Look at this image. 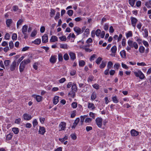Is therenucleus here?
Segmentation results:
<instances>
[{"label":"nucleus","instance_id":"10","mask_svg":"<svg viewBox=\"0 0 151 151\" xmlns=\"http://www.w3.org/2000/svg\"><path fill=\"white\" fill-rule=\"evenodd\" d=\"M24 119L25 120H29L31 119L32 117L31 115L27 114H25L23 115Z\"/></svg>","mask_w":151,"mask_h":151},{"label":"nucleus","instance_id":"14","mask_svg":"<svg viewBox=\"0 0 151 151\" xmlns=\"http://www.w3.org/2000/svg\"><path fill=\"white\" fill-rule=\"evenodd\" d=\"M45 132V128L43 127H40V128L39 131L40 134H43Z\"/></svg>","mask_w":151,"mask_h":151},{"label":"nucleus","instance_id":"42","mask_svg":"<svg viewBox=\"0 0 151 151\" xmlns=\"http://www.w3.org/2000/svg\"><path fill=\"white\" fill-rule=\"evenodd\" d=\"M116 46H113L111 48V51L113 53H114L116 52Z\"/></svg>","mask_w":151,"mask_h":151},{"label":"nucleus","instance_id":"3","mask_svg":"<svg viewBox=\"0 0 151 151\" xmlns=\"http://www.w3.org/2000/svg\"><path fill=\"white\" fill-rule=\"evenodd\" d=\"M96 123L99 128L102 127L103 123V119L101 117H98L95 120Z\"/></svg>","mask_w":151,"mask_h":151},{"label":"nucleus","instance_id":"54","mask_svg":"<svg viewBox=\"0 0 151 151\" xmlns=\"http://www.w3.org/2000/svg\"><path fill=\"white\" fill-rule=\"evenodd\" d=\"M76 110H75L73 111L72 114H71V117L72 118L74 117L76 115Z\"/></svg>","mask_w":151,"mask_h":151},{"label":"nucleus","instance_id":"29","mask_svg":"<svg viewBox=\"0 0 151 151\" xmlns=\"http://www.w3.org/2000/svg\"><path fill=\"white\" fill-rule=\"evenodd\" d=\"M150 5H151V0H149V1L146 2L145 3V5L148 8H150L151 7Z\"/></svg>","mask_w":151,"mask_h":151},{"label":"nucleus","instance_id":"6","mask_svg":"<svg viewBox=\"0 0 151 151\" xmlns=\"http://www.w3.org/2000/svg\"><path fill=\"white\" fill-rule=\"evenodd\" d=\"M16 62L14 61L10 66V69L12 71H14L17 65Z\"/></svg>","mask_w":151,"mask_h":151},{"label":"nucleus","instance_id":"63","mask_svg":"<svg viewBox=\"0 0 151 151\" xmlns=\"http://www.w3.org/2000/svg\"><path fill=\"white\" fill-rule=\"evenodd\" d=\"M66 81L65 78H63L59 80V82L60 83H63Z\"/></svg>","mask_w":151,"mask_h":151},{"label":"nucleus","instance_id":"8","mask_svg":"<svg viewBox=\"0 0 151 151\" xmlns=\"http://www.w3.org/2000/svg\"><path fill=\"white\" fill-rule=\"evenodd\" d=\"M42 42L45 43L48 42V36L47 34L44 35L42 37Z\"/></svg>","mask_w":151,"mask_h":151},{"label":"nucleus","instance_id":"27","mask_svg":"<svg viewBox=\"0 0 151 151\" xmlns=\"http://www.w3.org/2000/svg\"><path fill=\"white\" fill-rule=\"evenodd\" d=\"M57 59L55 57H51L50 59V61L51 63H54L56 62Z\"/></svg>","mask_w":151,"mask_h":151},{"label":"nucleus","instance_id":"25","mask_svg":"<svg viewBox=\"0 0 151 151\" xmlns=\"http://www.w3.org/2000/svg\"><path fill=\"white\" fill-rule=\"evenodd\" d=\"M133 34L132 32L131 31H129L128 32L126 33V37L127 38L131 37L132 36Z\"/></svg>","mask_w":151,"mask_h":151},{"label":"nucleus","instance_id":"35","mask_svg":"<svg viewBox=\"0 0 151 151\" xmlns=\"http://www.w3.org/2000/svg\"><path fill=\"white\" fill-rule=\"evenodd\" d=\"M60 47L62 48L67 49V45L66 44H61L60 45Z\"/></svg>","mask_w":151,"mask_h":151},{"label":"nucleus","instance_id":"9","mask_svg":"<svg viewBox=\"0 0 151 151\" xmlns=\"http://www.w3.org/2000/svg\"><path fill=\"white\" fill-rule=\"evenodd\" d=\"M27 29L28 26L27 25H25L23 26L22 28V32L23 35L27 34Z\"/></svg>","mask_w":151,"mask_h":151},{"label":"nucleus","instance_id":"50","mask_svg":"<svg viewBox=\"0 0 151 151\" xmlns=\"http://www.w3.org/2000/svg\"><path fill=\"white\" fill-rule=\"evenodd\" d=\"M92 121V119L89 118H88L86 119L85 122L86 123H89Z\"/></svg>","mask_w":151,"mask_h":151},{"label":"nucleus","instance_id":"36","mask_svg":"<svg viewBox=\"0 0 151 151\" xmlns=\"http://www.w3.org/2000/svg\"><path fill=\"white\" fill-rule=\"evenodd\" d=\"M113 63L111 61H109L108 63V65H107V68L108 69H110L111 68V67L113 65Z\"/></svg>","mask_w":151,"mask_h":151},{"label":"nucleus","instance_id":"11","mask_svg":"<svg viewBox=\"0 0 151 151\" xmlns=\"http://www.w3.org/2000/svg\"><path fill=\"white\" fill-rule=\"evenodd\" d=\"M73 29L74 31L76 33L77 35L81 33V29L79 27H76L74 28Z\"/></svg>","mask_w":151,"mask_h":151},{"label":"nucleus","instance_id":"52","mask_svg":"<svg viewBox=\"0 0 151 151\" xmlns=\"http://www.w3.org/2000/svg\"><path fill=\"white\" fill-rule=\"evenodd\" d=\"M89 116L92 117L93 119L95 118L96 114L92 112H90L89 113Z\"/></svg>","mask_w":151,"mask_h":151},{"label":"nucleus","instance_id":"1","mask_svg":"<svg viewBox=\"0 0 151 151\" xmlns=\"http://www.w3.org/2000/svg\"><path fill=\"white\" fill-rule=\"evenodd\" d=\"M127 43L129 46L132 48L134 47L135 49H137L138 48V45L136 42H134L131 40H129L128 41Z\"/></svg>","mask_w":151,"mask_h":151},{"label":"nucleus","instance_id":"2","mask_svg":"<svg viewBox=\"0 0 151 151\" xmlns=\"http://www.w3.org/2000/svg\"><path fill=\"white\" fill-rule=\"evenodd\" d=\"M134 73L136 77H139L141 79H143L145 77L144 74L140 70L134 72Z\"/></svg>","mask_w":151,"mask_h":151},{"label":"nucleus","instance_id":"28","mask_svg":"<svg viewBox=\"0 0 151 151\" xmlns=\"http://www.w3.org/2000/svg\"><path fill=\"white\" fill-rule=\"evenodd\" d=\"M136 0H129V2L131 6L133 7L134 5L135 1Z\"/></svg>","mask_w":151,"mask_h":151},{"label":"nucleus","instance_id":"20","mask_svg":"<svg viewBox=\"0 0 151 151\" xmlns=\"http://www.w3.org/2000/svg\"><path fill=\"white\" fill-rule=\"evenodd\" d=\"M58 41V38L55 36H52L50 39V41L51 42H54Z\"/></svg>","mask_w":151,"mask_h":151},{"label":"nucleus","instance_id":"18","mask_svg":"<svg viewBox=\"0 0 151 151\" xmlns=\"http://www.w3.org/2000/svg\"><path fill=\"white\" fill-rule=\"evenodd\" d=\"M88 109L94 110L95 108L94 105L91 103H88Z\"/></svg>","mask_w":151,"mask_h":151},{"label":"nucleus","instance_id":"59","mask_svg":"<svg viewBox=\"0 0 151 151\" xmlns=\"http://www.w3.org/2000/svg\"><path fill=\"white\" fill-rule=\"evenodd\" d=\"M33 125L34 127H35L38 124V122L36 119L34 120L32 122Z\"/></svg>","mask_w":151,"mask_h":151},{"label":"nucleus","instance_id":"55","mask_svg":"<svg viewBox=\"0 0 151 151\" xmlns=\"http://www.w3.org/2000/svg\"><path fill=\"white\" fill-rule=\"evenodd\" d=\"M68 54L70 57H76L75 54L73 52L69 51V52Z\"/></svg>","mask_w":151,"mask_h":151},{"label":"nucleus","instance_id":"34","mask_svg":"<svg viewBox=\"0 0 151 151\" xmlns=\"http://www.w3.org/2000/svg\"><path fill=\"white\" fill-rule=\"evenodd\" d=\"M68 136H65L64 138H59V140L62 142H63L64 141L68 139Z\"/></svg>","mask_w":151,"mask_h":151},{"label":"nucleus","instance_id":"38","mask_svg":"<svg viewBox=\"0 0 151 151\" xmlns=\"http://www.w3.org/2000/svg\"><path fill=\"white\" fill-rule=\"evenodd\" d=\"M10 63V61L9 60H6L4 61V64L5 66H8Z\"/></svg>","mask_w":151,"mask_h":151},{"label":"nucleus","instance_id":"58","mask_svg":"<svg viewBox=\"0 0 151 151\" xmlns=\"http://www.w3.org/2000/svg\"><path fill=\"white\" fill-rule=\"evenodd\" d=\"M17 35L16 34L14 33L12 34V38L13 40H15L17 39Z\"/></svg>","mask_w":151,"mask_h":151},{"label":"nucleus","instance_id":"41","mask_svg":"<svg viewBox=\"0 0 151 151\" xmlns=\"http://www.w3.org/2000/svg\"><path fill=\"white\" fill-rule=\"evenodd\" d=\"M112 99L113 102L115 103H117L119 101L116 96L113 97L112 98Z\"/></svg>","mask_w":151,"mask_h":151},{"label":"nucleus","instance_id":"24","mask_svg":"<svg viewBox=\"0 0 151 151\" xmlns=\"http://www.w3.org/2000/svg\"><path fill=\"white\" fill-rule=\"evenodd\" d=\"M139 52L140 53H143L144 52L145 48L143 46H140L139 47Z\"/></svg>","mask_w":151,"mask_h":151},{"label":"nucleus","instance_id":"17","mask_svg":"<svg viewBox=\"0 0 151 151\" xmlns=\"http://www.w3.org/2000/svg\"><path fill=\"white\" fill-rule=\"evenodd\" d=\"M59 97L57 96H55L53 100V102L54 104H56L59 101Z\"/></svg>","mask_w":151,"mask_h":151},{"label":"nucleus","instance_id":"30","mask_svg":"<svg viewBox=\"0 0 151 151\" xmlns=\"http://www.w3.org/2000/svg\"><path fill=\"white\" fill-rule=\"evenodd\" d=\"M87 116H88L87 115H84L83 116H80L81 122V124H83V123L84 122L85 118Z\"/></svg>","mask_w":151,"mask_h":151},{"label":"nucleus","instance_id":"39","mask_svg":"<svg viewBox=\"0 0 151 151\" xmlns=\"http://www.w3.org/2000/svg\"><path fill=\"white\" fill-rule=\"evenodd\" d=\"M101 32V30L100 29H97L95 33L96 36L99 37L100 36V34Z\"/></svg>","mask_w":151,"mask_h":151},{"label":"nucleus","instance_id":"56","mask_svg":"<svg viewBox=\"0 0 151 151\" xmlns=\"http://www.w3.org/2000/svg\"><path fill=\"white\" fill-rule=\"evenodd\" d=\"M72 107L73 108H76L77 107V103L73 102L71 104Z\"/></svg>","mask_w":151,"mask_h":151},{"label":"nucleus","instance_id":"4","mask_svg":"<svg viewBox=\"0 0 151 151\" xmlns=\"http://www.w3.org/2000/svg\"><path fill=\"white\" fill-rule=\"evenodd\" d=\"M66 124L64 122H61L59 125V130L61 131L62 130H64L66 128Z\"/></svg>","mask_w":151,"mask_h":151},{"label":"nucleus","instance_id":"57","mask_svg":"<svg viewBox=\"0 0 151 151\" xmlns=\"http://www.w3.org/2000/svg\"><path fill=\"white\" fill-rule=\"evenodd\" d=\"M143 43L144 44V45L146 47H148L149 46V44L148 43V42L145 40H144L143 42Z\"/></svg>","mask_w":151,"mask_h":151},{"label":"nucleus","instance_id":"51","mask_svg":"<svg viewBox=\"0 0 151 151\" xmlns=\"http://www.w3.org/2000/svg\"><path fill=\"white\" fill-rule=\"evenodd\" d=\"M120 54L122 57H123V56L125 57L126 56V52L124 50L121 51L120 52Z\"/></svg>","mask_w":151,"mask_h":151},{"label":"nucleus","instance_id":"53","mask_svg":"<svg viewBox=\"0 0 151 151\" xmlns=\"http://www.w3.org/2000/svg\"><path fill=\"white\" fill-rule=\"evenodd\" d=\"M59 38L62 41H65L66 40V37L65 36H63L62 37H59Z\"/></svg>","mask_w":151,"mask_h":151},{"label":"nucleus","instance_id":"7","mask_svg":"<svg viewBox=\"0 0 151 151\" xmlns=\"http://www.w3.org/2000/svg\"><path fill=\"white\" fill-rule=\"evenodd\" d=\"M25 65L24 64V62H22L19 65V70L20 73L23 72L25 68Z\"/></svg>","mask_w":151,"mask_h":151},{"label":"nucleus","instance_id":"61","mask_svg":"<svg viewBox=\"0 0 151 151\" xmlns=\"http://www.w3.org/2000/svg\"><path fill=\"white\" fill-rule=\"evenodd\" d=\"M137 64L138 66H145L146 64L144 62L137 63Z\"/></svg>","mask_w":151,"mask_h":151},{"label":"nucleus","instance_id":"62","mask_svg":"<svg viewBox=\"0 0 151 151\" xmlns=\"http://www.w3.org/2000/svg\"><path fill=\"white\" fill-rule=\"evenodd\" d=\"M60 15V13L59 12L57 13L56 14V16L55 17V20H57L58 19Z\"/></svg>","mask_w":151,"mask_h":151},{"label":"nucleus","instance_id":"19","mask_svg":"<svg viewBox=\"0 0 151 151\" xmlns=\"http://www.w3.org/2000/svg\"><path fill=\"white\" fill-rule=\"evenodd\" d=\"M12 19H7L6 21V24L7 25V26L8 27H9L10 26L11 24L12 23Z\"/></svg>","mask_w":151,"mask_h":151},{"label":"nucleus","instance_id":"64","mask_svg":"<svg viewBox=\"0 0 151 151\" xmlns=\"http://www.w3.org/2000/svg\"><path fill=\"white\" fill-rule=\"evenodd\" d=\"M76 73V71L75 70H72L70 72V75L72 76H74Z\"/></svg>","mask_w":151,"mask_h":151},{"label":"nucleus","instance_id":"13","mask_svg":"<svg viewBox=\"0 0 151 151\" xmlns=\"http://www.w3.org/2000/svg\"><path fill=\"white\" fill-rule=\"evenodd\" d=\"M71 89L72 91H75V92H77L78 90L77 87L75 83H73L71 87Z\"/></svg>","mask_w":151,"mask_h":151},{"label":"nucleus","instance_id":"37","mask_svg":"<svg viewBox=\"0 0 151 151\" xmlns=\"http://www.w3.org/2000/svg\"><path fill=\"white\" fill-rule=\"evenodd\" d=\"M94 78V77L92 76H89L88 78L87 81L88 82H91L93 81Z\"/></svg>","mask_w":151,"mask_h":151},{"label":"nucleus","instance_id":"44","mask_svg":"<svg viewBox=\"0 0 151 151\" xmlns=\"http://www.w3.org/2000/svg\"><path fill=\"white\" fill-rule=\"evenodd\" d=\"M9 45L10 49H12L14 47V44L12 41H11L9 42Z\"/></svg>","mask_w":151,"mask_h":151},{"label":"nucleus","instance_id":"43","mask_svg":"<svg viewBox=\"0 0 151 151\" xmlns=\"http://www.w3.org/2000/svg\"><path fill=\"white\" fill-rule=\"evenodd\" d=\"M67 13L69 16H71L73 14V11L72 10H69L67 12Z\"/></svg>","mask_w":151,"mask_h":151},{"label":"nucleus","instance_id":"16","mask_svg":"<svg viewBox=\"0 0 151 151\" xmlns=\"http://www.w3.org/2000/svg\"><path fill=\"white\" fill-rule=\"evenodd\" d=\"M80 121V119L79 118H77L75 120V122L73 123V125L72 127V128H75L76 126L77 125L78 123Z\"/></svg>","mask_w":151,"mask_h":151},{"label":"nucleus","instance_id":"15","mask_svg":"<svg viewBox=\"0 0 151 151\" xmlns=\"http://www.w3.org/2000/svg\"><path fill=\"white\" fill-rule=\"evenodd\" d=\"M34 98H36V100L37 102H40L42 99V97L39 96L34 95L33 96Z\"/></svg>","mask_w":151,"mask_h":151},{"label":"nucleus","instance_id":"31","mask_svg":"<svg viewBox=\"0 0 151 151\" xmlns=\"http://www.w3.org/2000/svg\"><path fill=\"white\" fill-rule=\"evenodd\" d=\"M23 22V20L22 19H20L18 21L17 23V28H18L19 26L21 25Z\"/></svg>","mask_w":151,"mask_h":151},{"label":"nucleus","instance_id":"33","mask_svg":"<svg viewBox=\"0 0 151 151\" xmlns=\"http://www.w3.org/2000/svg\"><path fill=\"white\" fill-rule=\"evenodd\" d=\"M143 31L144 32H143V33L144 34V37H147L148 36V32L147 30L146 29H145L143 30Z\"/></svg>","mask_w":151,"mask_h":151},{"label":"nucleus","instance_id":"21","mask_svg":"<svg viewBox=\"0 0 151 151\" xmlns=\"http://www.w3.org/2000/svg\"><path fill=\"white\" fill-rule=\"evenodd\" d=\"M96 97V92H93L91 96V99L92 100H94Z\"/></svg>","mask_w":151,"mask_h":151},{"label":"nucleus","instance_id":"22","mask_svg":"<svg viewBox=\"0 0 151 151\" xmlns=\"http://www.w3.org/2000/svg\"><path fill=\"white\" fill-rule=\"evenodd\" d=\"M76 92L72 90L69 93L68 95L69 96L73 98L75 95Z\"/></svg>","mask_w":151,"mask_h":151},{"label":"nucleus","instance_id":"12","mask_svg":"<svg viewBox=\"0 0 151 151\" xmlns=\"http://www.w3.org/2000/svg\"><path fill=\"white\" fill-rule=\"evenodd\" d=\"M131 135L133 136H136L139 134V132L134 129H132L131 131Z\"/></svg>","mask_w":151,"mask_h":151},{"label":"nucleus","instance_id":"60","mask_svg":"<svg viewBox=\"0 0 151 151\" xmlns=\"http://www.w3.org/2000/svg\"><path fill=\"white\" fill-rule=\"evenodd\" d=\"M12 135L11 134H8L6 136V138L7 139L10 140L12 137Z\"/></svg>","mask_w":151,"mask_h":151},{"label":"nucleus","instance_id":"46","mask_svg":"<svg viewBox=\"0 0 151 151\" xmlns=\"http://www.w3.org/2000/svg\"><path fill=\"white\" fill-rule=\"evenodd\" d=\"M37 34V32L36 30H33L31 34V36L32 37H34Z\"/></svg>","mask_w":151,"mask_h":151},{"label":"nucleus","instance_id":"49","mask_svg":"<svg viewBox=\"0 0 151 151\" xmlns=\"http://www.w3.org/2000/svg\"><path fill=\"white\" fill-rule=\"evenodd\" d=\"M85 62L83 60H81L80 61L79 63V65L80 66H83L85 65Z\"/></svg>","mask_w":151,"mask_h":151},{"label":"nucleus","instance_id":"5","mask_svg":"<svg viewBox=\"0 0 151 151\" xmlns=\"http://www.w3.org/2000/svg\"><path fill=\"white\" fill-rule=\"evenodd\" d=\"M130 20L131 22V24L134 28L135 27L136 23L138 21V20L136 18L133 17H130Z\"/></svg>","mask_w":151,"mask_h":151},{"label":"nucleus","instance_id":"40","mask_svg":"<svg viewBox=\"0 0 151 151\" xmlns=\"http://www.w3.org/2000/svg\"><path fill=\"white\" fill-rule=\"evenodd\" d=\"M92 86L93 88L97 90L100 87L99 85L97 83L93 85Z\"/></svg>","mask_w":151,"mask_h":151},{"label":"nucleus","instance_id":"48","mask_svg":"<svg viewBox=\"0 0 151 151\" xmlns=\"http://www.w3.org/2000/svg\"><path fill=\"white\" fill-rule=\"evenodd\" d=\"M30 62V60L29 59L27 60H24L22 62H24V64L26 65L29 63Z\"/></svg>","mask_w":151,"mask_h":151},{"label":"nucleus","instance_id":"26","mask_svg":"<svg viewBox=\"0 0 151 151\" xmlns=\"http://www.w3.org/2000/svg\"><path fill=\"white\" fill-rule=\"evenodd\" d=\"M106 62L102 61L101 64L100 65L99 67L101 68H102L105 67L106 65Z\"/></svg>","mask_w":151,"mask_h":151},{"label":"nucleus","instance_id":"45","mask_svg":"<svg viewBox=\"0 0 151 151\" xmlns=\"http://www.w3.org/2000/svg\"><path fill=\"white\" fill-rule=\"evenodd\" d=\"M55 11L54 9H51L50 16L51 17H52L55 15Z\"/></svg>","mask_w":151,"mask_h":151},{"label":"nucleus","instance_id":"32","mask_svg":"<svg viewBox=\"0 0 151 151\" xmlns=\"http://www.w3.org/2000/svg\"><path fill=\"white\" fill-rule=\"evenodd\" d=\"M12 130L15 134H17L19 132V129L17 128H13Z\"/></svg>","mask_w":151,"mask_h":151},{"label":"nucleus","instance_id":"47","mask_svg":"<svg viewBox=\"0 0 151 151\" xmlns=\"http://www.w3.org/2000/svg\"><path fill=\"white\" fill-rule=\"evenodd\" d=\"M102 58L101 57H99L96 60V62L98 64H99L101 61L102 60Z\"/></svg>","mask_w":151,"mask_h":151},{"label":"nucleus","instance_id":"23","mask_svg":"<svg viewBox=\"0 0 151 151\" xmlns=\"http://www.w3.org/2000/svg\"><path fill=\"white\" fill-rule=\"evenodd\" d=\"M41 42V40L40 39H37L35 40L32 42V43L36 45H39L40 44Z\"/></svg>","mask_w":151,"mask_h":151}]
</instances>
